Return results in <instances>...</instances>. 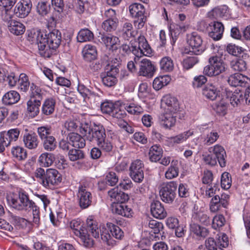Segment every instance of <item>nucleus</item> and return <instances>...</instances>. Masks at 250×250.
<instances>
[{
	"instance_id": "nucleus-1",
	"label": "nucleus",
	"mask_w": 250,
	"mask_h": 250,
	"mask_svg": "<svg viewBox=\"0 0 250 250\" xmlns=\"http://www.w3.org/2000/svg\"><path fill=\"white\" fill-rule=\"evenodd\" d=\"M35 35L40 54L44 58L50 57V49H56L61 43V34L57 29L52 30L47 35L42 32H38Z\"/></svg>"
},
{
	"instance_id": "nucleus-2",
	"label": "nucleus",
	"mask_w": 250,
	"mask_h": 250,
	"mask_svg": "<svg viewBox=\"0 0 250 250\" xmlns=\"http://www.w3.org/2000/svg\"><path fill=\"white\" fill-rule=\"evenodd\" d=\"M138 47L132 46V52L135 57L133 61H129L127 63V68L132 72L137 70L136 65L139 64L141 57L149 56L152 53V49L144 36H140L138 38Z\"/></svg>"
},
{
	"instance_id": "nucleus-3",
	"label": "nucleus",
	"mask_w": 250,
	"mask_h": 250,
	"mask_svg": "<svg viewBox=\"0 0 250 250\" xmlns=\"http://www.w3.org/2000/svg\"><path fill=\"white\" fill-rule=\"evenodd\" d=\"M20 204H17V209L19 210H27L30 208L32 209L33 215V221L38 225L40 220V211L39 207L32 200L29 199L28 194L24 190H20L19 191Z\"/></svg>"
},
{
	"instance_id": "nucleus-4",
	"label": "nucleus",
	"mask_w": 250,
	"mask_h": 250,
	"mask_svg": "<svg viewBox=\"0 0 250 250\" xmlns=\"http://www.w3.org/2000/svg\"><path fill=\"white\" fill-rule=\"evenodd\" d=\"M80 132L83 134L90 142L95 140L97 143L106 137L104 128L101 124L94 123L93 125L88 124L82 125Z\"/></svg>"
},
{
	"instance_id": "nucleus-5",
	"label": "nucleus",
	"mask_w": 250,
	"mask_h": 250,
	"mask_svg": "<svg viewBox=\"0 0 250 250\" xmlns=\"http://www.w3.org/2000/svg\"><path fill=\"white\" fill-rule=\"evenodd\" d=\"M208 64L206 65L203 73L209 77H215L226 71V65L221 57L217 55L211 56L208 60Z\"/></svg>"
},
{
	"instance_id": "nucleus-6",
	"label": "nucleus",
	"mask_w": 250,
	"mask_h": 250,
	"mask_svg": "<svg viewBox=\"0 0 250 250\" xmlns=\"http://www.w3.org/2000/svg\"><path fill=\"white\" fill-rule=\"evenodd\" d=\"M87 228H85V229L87 231V234L89 235V233H91L94 237L99 238V232L100 231L102 240L108 245L113 244V240L111 235L104 227H100V229H99L96 222L88 219L87 220Z\"/></svg>"
},
{
	"instance_id": "nucleus-7",
	"label": "nucleus",
	"mask_w": 250,
	"mask_h": 250,
	"mask_svg": "<svg viewBox=\"0 0 250 250\" xmlns=\"http://www.w3.org/2000/svg\"><path fill=\"white\" fill-rule=\"evenodd\" d=\"M178 184L175 181H170L162 184L160 186V195L162 200L167 204H171L176 196Z\"/></svg>"
},
{
	"instance_id": "nucleus-8",
	"label": "nucleus",
	"mask_w": 250,
	"mask_h": 250,
	"mask_svg": "<svg viewBox=\"0 0 250 250\" xmlns=\"http://www.w3.org/2000/svg\"><path fill=\"white\" fill-rule=\"evenodd\" d=\"M187 42L192 49L191 51L195 55H200L206 49V43L202 37L196 32L187 35Z\"/></svg>"
},
{
	"instance_id": "nucleus-9",
	"label": "nucleus",
	"mask_w": 250,
	"mask_h": 250,
	"mask_svg": "<svg viewBox=\"0 0 250 250\" xmlns=\"http://www.w3.org/2000/svg\"><path fill=\"white\" fill-rule=\"evenodd\" d=\"M70 226L73 229L74 234L81 238L85 247H91L93 246V239L87 234V230L83 227L80 221L72 220L70 222Z\"/></svg>"
},
{
	"instance_id": "nucleus-10",
	"label": "nucleus",
	"mask_w": 250,
	"mask_h": 250,
	"mask_svg": "<svg viewBox=\"0 0 250 250\" xmlns=\"http://www.w3.org/2000/svg\"><path fill=\"white\" fill-rule=\"evenodd\" d=\"M161 107L164 112L177 115L180 111V105L177 99L170 95H166L163 97Z\"/></svg>"
},
{
	"instance_id": "nucleus-11",
	"label": "nucleus",
	"mask_w": 250,
	"mask_h": 250,
	"mask_svg": "<svg viewBox=\"0 0 250 250\" xmlns=\"http://www.w3.org/2000/svg\"><path fill=\"white\" fill-rule=\"evenodd\" d=\"M119 72V70L117 66L112 65L109 70L102 73L100 77L103 84L108 87L115 85L118 82L117 76Z\"/></svg>"
},
{
	"instance_id": "nucleus-12",
	"label": "nucleus",
	"mask_w": 250,
	"mask_h": 250,
	"mask_svg": "<svg viewBox=\"0 0 250 250\" xmlns=\"http://www.w3.org/2000/svg\"><path fill=\"white\" fill-rule=\"evenodd\" d=\"M62 180V175L56 169L47 168L46 170L45 180L43 181L42 186L46 188H51L58 186Z\"/></svg>"
},
{
	"instance_id": "nucleus-13",
	"label": "nucleus",
	"mask_w": 250,
	"mask_h": 250,
	"mask_svg": "<svg viewBox=\"0 0 250 250\" xmlns=\"http://www.w3.org/2000/svg\"><path fill=\"white\" fill-rule=\"evenodd\" d=\"M129 175L135 182L141 183L144 178V164L140 160H136L132 162L129 167Z\"/></svg>"
},
{
	"instance_id": "nucleus-14",
	"label": "nucleus",
	"mask_w": 250,
	"mask_h": 250,
	"mask_svg": "<svg viewBox=\"0 0 250 250\" xmlns=\"http://www.w3.org/2000/svg\"><path fill=\"white\" fill-rule=\"evenodd\" d=\"M32 6L30 0H21L16 5L14 13L18 18H24L30 13Z\"/></svg>"
},
{
	"instance_id": "nucleus-15",
	"label": "nucleus",
	"mask_w": 250,
	"mask_h": 250,
	"mask_svg": "<svg viewBox=\"0 0 250 250\" xmlns=\"http://www.w3.org/2000/svg\"><path fill=\"white\" fill-rule=\"evenodd\" d=\"M77 197L80 207L82 208H86L91 205L92 196L91 193L88 191L85 186H79Z\"/></svg>"
},
{
	"instance_id": "nucleus-16",
	"label": "nucleus",
	"mask_w": 250,
	"mask_h": 250,
	"mask_svg": "<svg viewBox=\"0 0 250 250\" xmlns=\"http://www.w3.org/2000/svg\"><path fill=\"white\" fill-rule=\"evenodd\" d=\"M202 94L207 99L214 101L220 99V91L218 86L213 83L207 84L202 89Z\"/></svg>"
},
{
	"instance_id": "nucleus-17",
	"label": "nucleus",
	"mask_w": 250,
	"mask_h": 250,
	"mask_svg": "<svg viewBox=\"0 0 250 250\" xmlns=\"http://www.w3.org/2000/svg\"><path fill=\"white\" fill-rule=\"evenodd\" d=\"M224 31L223 24L219 21L211 22L208 27V36L214 41L220 40Z\"/></svg>"
},
{
	"instance_id": "nucleus-18",
	"label": "nucleus",
	"mask_w": 250,
	"mask_h": 250,
	"mask_svg": "<svg viewBox=\"0 0 250 250\" xmlns=\"http://www.w3.org/2000/svg\"><path fill=\"white\" fill-rule=\"evenodd\" d=\"M111 209L113 214L121 215L125 217L132 216L133 211L125 202L112 203Z\"/></svg>"
},
{
	"instance_id": "nucleus-19",
	"label": "nucleus",
	"mask_w": 250,
	"mask_h": 250,
	"mask_svg": "<svg viewBox=\"0 0 250 250\" xmlns=\"http://www.w3.org/2000/svg\"><path fill=\"white\" fill-rule=\"evenodd\" d=\"M227 81L231 86L245 87L248 85L250 79L245 75L236 73L230 75Z\"/></svg>"
},
{
	"instance_id": "nucleus-20",
	"label": "nucleus",
	"mask_w": 250,
	"mask_h": 250,
	"mask_svg": "<svg viewBox=\"0 0 250 250\" xmlns=\"http://www.w3.org/2000/svg\"><path fill=\"white\" fill-rule=\"evenodd\" d=\"M139 66L140 75L148 77L153 76L155 68L150 60L147 59H143L141 61L140 60Z\"/></svg>"
},
{
	"instance_id": "nucleus-21",
	"label": "nucleus",
	"mask_w": 250,
	"mask_h": 250,
	"mask_svg": "<svg viewBox=\"0 0 250 250\" xmlns=\"http://www.w3.org/2000/svg\"><path fill=\"white\" fill-rule=\"evenodd\" d=\"M208 150L210 153H212L216 158L221 167H223L226 166L227 155L223 146L216 145L210 147Z\"/></svg>"
},
{
	"instance_id": "nucleus-22",
	"label": "nucleus",
	"mask_w": 250,
	"mask_h": 250,
	"mask_svg": "<svg viewBox=\"0 0 250 250\" xmlns=\"http://www.w3.org/2000/svg\"><path fill=\"white\" fill-rule=\"evenodd\" d=\"M177 114L163 111L159 116L160 125L166 129H170L176 122Z\"/></svg>"
},
{
	"instance_id": "nucleus-23",
	"label": "nucleus",
	"mask_w": 250,
	"mask_h": 250,
	"mask_svg": "<svg viewBox=\"0 0 250 250\" xmlns=\"http://www.w3.org/2000/svg\"><path fill=\"white\" fill-rule=\"evenodd\" d=\"M249 56L244 53L241 57L236 58L230 62V67L234 71L244 72L247 69V59Z\"/></svg>"
},
{
	"instance_id": "nucleus-24",
	"label": "nucleus",
	"mask_w": 250,
	"mask_h": 250,
	"mask_svg": "<svg viewBox=\"0 0 250 250\" xmlns=\"http://www.w3.org/2000/svg\"><path fill=\"white\" fill-rule=\"evenodd\" d=\"M108 195L113 203L125 202L129 199L128 195L119 190L118 187L109 190Z\"/></svg>"
},
{
	"instance_id": "nucleus-25",
	"label": "nucleus",
	"mask_w": 250,
	"mask_h": 250,
	"mask_svg": "<svg viewBox=\"0 0 250 250\" xmlns=\"http://www.w3.org/2000/svg\"><path fill=\"white\" fill-rule=\"evenodd\" d=\"M22 141L24 146L29 149H36L39 143L38 136L35 133L25 134L23 136Z\"/></svg>"
},
{
	"instance_id": "nucleus-26",
	"label": "nucleus",
	"mask_w": 250,
	"mask_h": 250,
	"mask_svg": "<svg viewBox=\"0 0 250 250\" xmlns=\"http://www.w3.org/2000/svg\"><path fill=\"white\" fill-rule=\"evenodd\" d=\"M150 210L152 215L156 218L163 219L167 216V212L161 203L154 201L151 204Z\"/></svg>"
},
{
	"instance_id": "nucleus-27",
	"label": "nucleus",
	"mask_w": 250,
	"mask_h": 250,
	"mask_svg": "<svg viewBox=\"0 0 250 250\" xmlns=\"http://www.w3.org/2000/svg\"><path fill=\"white\" fill-rule=\"evenodd\" d=\"M7 27L9 31L16 36L21 35L25 31V27L24 24L16 20L9 21Z\"/></svg>"
},
{
	"instance_id": "nucleus-28",
	"label": "nucleus",
	"mask_w": 250,
	"mask_h": 250,
	"mask_svg": "<svg viewBox=\"0 0 250 250\" xmlns=\"http://www.w3.org/2000/svg\"><path fill=\"white\" fill-rule=\"evenodd\" d=\"M67 139L74 147L81 148L84 147L85 146L84 139L77 133L72 132L69 133Z\"/></svg>"
},
{
	"instance_id": "nucleus-29",
	"label": "nucleus",
	"mask_w": 250,
	"mask_h": 250,
	"mask_svg": "<svg viewBox=\"0 0 250 250\" xmlns=\"http://www.w3.org/2000/svg\"><path fill=\"white\" fill-rule=\"evenodd\" d=\"M101 40L106 46L109 47L112 50L118 49L120 42L118 37L111 35L103 36Z\"/></svg>"
},
{
	"instance_id": "nucleus-30",
	"label": "nucleus",
	"mask_w": 250,
	"mask_h": 250,
	"mask_svg": "<svg viewBox=\"0 0 250 250\" xmlns=\"http://www.w3.org/2000/svg\"><path fill=\"white\" fill-rule=\"evenodd\" d=\"M56 100L52 98L46 99L42 104V114L48 116L52 114L55 110Z\"/></svg>"
},
{
	"instance_id": "nucleus-31",
	"label": "nucleus",
	"mask_w": 250,
	"mask_h": 250,
	"mask_svg": "<svg viewBox=\"0 0 250 250\" xmlns=\"http://www.w3.org/2000/svg\"><path fill=\"white\" fill-rule=\"evenodd\" d=\"M229 12V8L226 5H222L213 8L208 13V16L210 18H218L227 16Z\"/></svg>"
},
{
	"instance_id": "nucleus-32",
	"label": "nucleus",
	"mask_w": 250,
	"mask_h": 250,
	"mask_svg": "<svg viewBox=\"0 0 250 250\" xmlns=\"http://www.w3.org/2000/svg\"><path fill=\"white\" fill-rule=\"evenodd\" d=\"M55 161V155L52 153L44 152L39 157L38 161L40 165L43 167L52 166Z\"/></svg>"
},
{
	"instance_id": "nucleus-33",
	"label": "nucleus",
	"mask_w": 250,
	"mask_h": 250,
	"mask_svg": "<svg viewBox=\"0 0 250 250\" xmlns=\"http://www.w3.org/2000/svg\"><path fill=\"white\" fill-rule=\"evenodd\" d=\"M20 99V95L16 91L11 90L3 96L2 101L5 104H12L17 103Z\"/></svg>"
},
{
	"instance_id": "nucleus-34",
	"label": "nucleus",
	"mask_w": 250,
	"mask_h": 250,
	"mask_svg": "<svg viewBox=\"0 0 250 250\" xmlns=\"http://www.w3.org/2000/svg\"><path fill=\"white\" fill-rule=\"evenodd\" d=\"M134 32L132 24L129 22H125L119 30L120 35L126 40L134 36Z\"/></svg>"
},
{
	"instance_id": "nucleus-35",
	"label": "nucleus",
	"mask_w": 250,
	"mask_h": 250,
	"mask_svg": "<svg viewBox=\"0 0 250 250\" xmlns=\"http://www.w3.org/2000/svg\"><path fill=\"white\" fill-rule=\"evenodd\" d=\"M83 57L86 61L90 62L96 58L97 50L96 47L91 44H86L83 50Z\"/></svg>"
},
{
	"instance_id": "nucleus-36",
	"label": "nucleus",
	"mask_w": 250,
	"mask_h": 250,
	"mask_svg": "<svg viewBox=\"0 0 250 250\" xmlns=\"http://www.w3.org/2000/svg\"><path fill=\"white\" fill-rule=\"evenodd\" d=\"M194 132L193 131L189 130L180 133L176 136L170 137L168 138L170 142L174 144H179L183 143L187 141V140L190 136L193 135Z\"/></svg>"
},
{
	"instance_id": "nucleus-37",
	"label": "nucleus",
	"mask_w": 250,
	"mask_h": 250,
	"mask_svg": "<svg viewBox=\"0 0 250 250\" xmlns=\"http://www.w3.org/2000/svg\"><path fill=\"white\" fill-rule=\"evenodd\" d=\"M163 155V149L160 146L154 145L149 149L148 156L151 162H156L159 161Z\"/></svg>"
},
{
	"instance_id": "nucleus-38",
	"label": "nucleus",
	"mask_w": 250,
	"mask_h": 250,
	"mask_svg": "<svg viewBox=\"0 0 250 250\" xmlns=\"http://www.w3.org/2000/svg\"><path fill=\"white\" fill-rule=\"evenodd\" d=\"M17 83L18 89L23 92H26L31 85L28 77L25 73H21L19 75Z\"/></svg>"
},
{
	"instance_id": "nucleus-39",
	"label": "nucleus",
	"mask_w": 250,
	"mask_h": 250,
	"mask_svg": "<svg viewBox=\"0 0 250 250\" xmlns=\"http://www.w3.org/2000/svg\"><path fill=\"white\" fill-rule=\"evenodd\" d=\"M160 67L163 72H171L174 67L173 60L169 57H164L160 61Z\"/></svg>"
},
{
	"instance_id": "nucleus-40",
	"label": "nucleus",
	"mask_w": 250,
	"mask_h": 250,
	"mask_svg": "<svg viewBox=\"0 0 250 250\" xmlns=\"http://www.w3.org/2000/svg\"><path fill=\"white\" fill-rule=\"evenodd\" d=\"M5 140L8 141V146L12 142H16L19 138L21 129L18 128H12L7 131L2 132Z\"/></svg>"
},
{
	"instance_id": "nucleus-41",
	"label": "nucleus",
	"mask_w": 250,
	"mask_h": 250,
	"mask_svg": "<svg viewBox=\"0 0 250 250\" xmlns=\"http://www.w3.org/2000/svg\"><path fill=\"white\" fill-rule=\"evenodd\" d=\"M106 226L112 236L118 240H122L124 237V232L118 226L112 223H107Z\"/></svg>"
},
{
	"instance_id": "nucleus-42",
	"label": "nucleus",
	"mask_w": 250,
	"mask_h": 250,
	"mask_svg": "<svg viewBox=\"0 0 250 250\" xmlns=\"http://www.w3.org/2000/svg\"><path fill=\"white\" fill-rule=\"evenodd\" d=\"M171 78L168 75L157 77L153 81V87L155 90H159L164 86L168 84Z\"/></svg>"
},
{
	"instance_id": "nucleus-43",
	"label": "nucleus",
	"mask_w": 250,
	"mask_h": 250,
	"mask_svg": "<svg viewBox=\"0 0 250 250\" xmlns=\"http://www.w3.org/2000/svg\"><path fill=\"white\" fill-rule=\"evenodd\" d=\"M42 94L39 87L34 83H31L30 87V99L41 102L43 98Z\"/></svg>"
},
{
	"instance_id": "nucleus-44",
	"label": "nucleus",
	"mask_w": 250,
	"mask_h": 250,
	"mask_svg": "<svg viewBox=\"0 0 250 250\" xmlns=\"http://www.w3.org/2000/svg\"><path fill=\"white\" fill-rule=\"evenodd\" d=\"M128 10L132 18H134L145 13V9L143 5L134 3L131 4Z\"/></svg>"
},
{
	"instance_id": "nucleus-45",
	"label": "nucleus",
	"mask_w": 250,
	"mask_h": 250,
	"mask_svg": "<svg viewBox=\"0 0 250 250\" xmlns=\"http://www.w3.org/2000/svg\"><path fill=\"white\" fill-rule=\"evenodd\" d=\"M177 165V161H172L171 162L170 166L165 172V177L167 179H172L178 176L179 168Z\"/></svg>"
},
{
	"instance_id": "nucleus-46",
	"label": "nucleus",
	"mask_w": 250,
	"mask_h": 250,
	"mask_svg": "<svg viewBox=\"0 0 250 250\" xmlns=\"http://www.w3.org/2000/svg\"><path fill=\"white\" fill-rule=\"evenodd\" d=\"M93 38V33L87 28L81 29L77 36L78 41L81 42L91 41Z\"/></svg>"
},
{
	"instance_id": "nucleus-47",
	"label": "nucleus",
	"mask_w": 250,
	"mask_h": 250,
	"mask_svg": "<svg viewBox=\"0 0 250 250\" xmlns=\"http://www.w3.org/2000/svg\"><path fill=\"white\" fill-rule=\"evenodd\" d=\"M41 102L30 99L27 103V110L31 116H37L40 112Z\"/></svg>"
},
{
	"instance_id": "nucleus-48",
	"label": "nucleus",
	"mask_w": 250,
	"mask_h": 250,
	"mask_svg": "<svg viewBox=\"0 0 250 250\" xmlns=\"http://www.w3.org/2000/svg\"><path fill=\"white\" fill-rule=\"evenodd\" d=\"M229 100L230 104L233 106H237L243 103L244 97L243 93L241 92H234L229 96Z\"/></svg>"
},
{
	"instance_id": "nucleus-49",
	"label": "nucleus",
	"mask_w": 250,
	"mask_h": 250,
	"mask_svg": "<svg viewBox=\"0 0 250 250\" xmlns=\"http://www.w3.org/2000/svg\"><path fill=\"white\" fill-rule=\"evenodd\" d=\"M11 153L13 156L18 160H23L27 157V152L25 149L19 146L12 147Z\"/></svg>"
},
{
	"instance_id": "nucleus-50",
	"label": "nucleus",
	"mask_w": 250,
	"mask_h": 250,
	"mask_svg": "<svg viewBox=\"0 0 250 250\" xmlns=\"http://www.w3.org/2000/svg\"><path fill=\"white\" fill-rule=\"evenodd\" d=\"M118 23V19H115V20H106L103 22L102 27L106 32H112L117 29Z\"/></svg>"
},
{
	"instance_id": "nucleus-51",
	"label": "nucleus",
	"mask_w": 250,
	"mask_h": 250,
	"mask_svg": "<svg viewBox=\"0 0 250 250\" xmlns=\"http://www.w3.org/2000/svg\"><path fill=\"white\" fill-rule=\"evenodd\" d=\"M126 111L132 115H139L143 113L144 110L143 108L138 104L134 103L127 104L125 106Z\"/></svg>"
},
{
	"instance_id": "nucleus-52",
	"label": "nucleus",
	"mask_w": 250,
	"mask_h": 250,
	"mask_svg": "<svg viewBox=\"0 0 250 250\" xmlns=\"http://www.w3.org/2000/svg\"><path fill=\"white\" fill-rule=\"evenodd\" d=\"M97 144L101 150L105 152H109L113 149V145L110 141L108 139L104 138L98 141Z\"/></svg>"
},
{
	"instance_id": "nucleus-53",
	"label": "nucleus",
	"mask_w": 250,
	"mask_h": 250,
	"mask_svg": "<svg viewBox=\"0 0 250 250\" xmlns=\"http://www.w3.org/2000/svg\"><path fill=\"white\" fill-rule=\"evenodd\" d=\"M190 230L197 236L205 237L208 236V231L205 228L201 227L196 224H192L190 225Z\"/></svg>"
},
{
	"instance_id": "nucleus-54",
	"label": "nucleus",
	"mask_w": 250,
	"mask_h": 250,
	"mask_svg": "<svg viewBox=\"0 0 250 250\" xmlns=\"http://www.w3.org/2000/svg\"><path fill=\"white\" fill-rule=\"evenodd\" d=\"M43 147L45 150L48 151H54L56 147V141L55 138L52 136L42 141Z\"/></svg>"
},
{
	"instance_id": "nucleus-55",
	"label": "nucleus",
	"mask_w": 250,
	"mask_h": 250,
	"mask_svg": "<svg viewBox=\"0 0 250 250\" xmlns=\"http://www.w3.org/2000/svg\"><path fill=\"white\" fill-rule=\"evenodd\" d=\"M219 137L218 133L214 130L208 131L204 139V144L209 146L215 143Z\"/></svg>"
},
{
	"instance_id": "nucleus-56",
	"label": "nucleus",
	"mask_w": 250,
	"mask_h": 250,
	"mask_svg": "<svg viewBox=\"0 0 250 250\" xmlns=\"http://www.w3.org/2000/svg\"><path fill=\"white\" fill-rule=\"evenodd\" d=\"M227 52L233 56H238L240 55H244L245 53L244 51L245 50L242 47L235 45L233 44H229L227 47Z\"/></svg>"
},
{
	"instance_id": "nucleus-57",
	"label": "nucleus",
	"mask_w": 250,
	"mask_h": 250,
	"mask_svg": "<svg viewBox=\"0 0 250 250\" xmlns=\"http://www.w3.org/2000/svg\"><path fill=\"white\" fill-rule=\"evenodd\" d=\"M5 213L4 208L2 205H0V228L9 231L13 229V227L4 220L1 218Z\"/></svg>"
},
{
	"instance_id": "nucleus-58",
	"label": "nucleus",
	"mask_w": 250,
	"mask_h": 250,
	"mask_svg": "<svg viewBox=\"0 0 250 250\" xmlns=\"http://www.w3.org/2000/svg\"><path fill=\"white\" fill-rule=\"evenodd\" d=\"M228 104L224 100L222 99L219 102L215 104L214 109L218 113L224 115L227 113Z\"/></svg>"
},
{
	"instance_id": "nucleus-59",
	"label": "nucleus",
	"mask_w": 250,
	"mask_h": 250,
	"mask_svg": "<svg viewBox=\"0 0 250 250\" xmlns=\"http://www.w3.org/2000/svg\"><path fill=\"white\" fill-rule=\"evenodd\" d=\"M221 185L223 188L229 189L231 186V179L230 175L228 172H224L222 174Z\"/></svg>"
},
{
	"instance_id": "nucleus-60",
	"label": "nucleus",
	"mask_w": 250,
	"mask_h": 250,
	"mask_svg": "<svg viewBox=\"0 0 250 250\" xmlns=\"http://www.w3.org/2000/svg\"><path fill=\"white\" fill-rule=\"evenodd\" d=\"M148 226L152 229L151 232L155 234H158L163 229V224L155 220H150L148 224Z\"/></svg>"
},
{
	"instance_id": "nucleus-61",
	"label": "nucleus",
	"mask_w": 250,
	"mask_h": 250,
	"mask_svg": "<svg viewBox=\"0 0 250 250\" xmlns=\"http://www.w3.org/2000/svg\"><path fill=\"white\" fill-rule=\"evenodd\" d=\"M225 222L226 220L223 215H217L215 216L212 219V228L214 229H217L225 225Z\"/></svg>"
},
{
	"instance_id": "nucleus-62",
	"label": "nucleus",
	"mask_w": 250,
	"mask_h": 250,
	"mask_svg": "<svg viewBox=\"0 0 250 250\" xmlns=\"http://www.w3.org/2000/svg\"><path fill=\"white\" fill-rule=\"evenodd\" d=\"M38 134L42 141L48 138V137L52 136L51 135V128L47 126H41L38 128Z\"/></svg>"
},
{
	"instance_id": "nucleus-63",
	"label": "nucleus",
	"mask_w": 250,
	"mask_h": 250,
	"mask_svg": "<svg viewBox=\"0 0 250 250\" xmlns=\"http://www.w3.org/2000/svg\"><path fill=\"white\" fill-rule=\"evenodd\" d=\"M10 219L15 225L18 226L21 228H24L26 226L27 224V221L24 218L17 216L16 215L12 214L10 216Z\"/></svg>"
},
{
	"instance_id": "nucleus-64",
	"label": "nucleus",
	"mask_w": 250,
	"mask_h": 250,
	"mask_svg": "<svg viewBox=\"0 0 250 250\" xmlns=\"http://www.w3.org/2000/svg\"><path fill=\"white\" fill-rule=\"evenodd\" d=\"M205 245L208 250H224L219 247L217 242L211 237L208 238L205 242Z\"/></svg>"
}]
</instances>
